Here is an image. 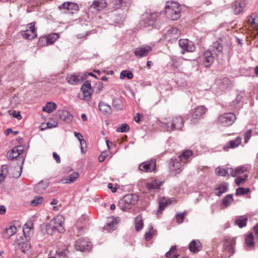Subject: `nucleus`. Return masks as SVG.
<instances>
[{"label": "nucleus", "mask_w": 258, "mask_h": 258, "mask_svg": "<svg viewBox=\"0 0 258 258\" xmlns=\"http://www.w3.org/2000/svg\"><path fill=\"white\" fill-rule=\"evenodd\" d=\"M86 77L87 75L86 74H74L68 76L66 78V80L69 84L76 85L83 82L86 79Z\"/></svg>", "instance_id": "nucleus-9"}, {"label": "nucleus", "mask_w": 258, "mask_h": 258, "mask_svg": "<svg viewBox=\"0 0 258 258\" xmlns=\"http://www.w3.org/2000/svg\"><path fill=\"white\" fill-rule=\"evenodd\" d=\"M138 200V197L136 195L127 194L119 201V208L121 210L126 212L137 203Z\"/></svg>", "instance_id": "nucleus-3"}, {"label": "nucleus", "mask_w": 258, "mask_h": 258, "mask_svg": "<svg viewBox=\"0 0 258 258\" xmlns=\"http://www.w3.org/2000/svg\"><path fill=\"white\" fill-rule=\"evenodd\" d=\"M189 250L193 253L200 251L202 248V245L198 240H192L188 245Z\"/></svg>", "instance_id": "nucleus-19"}, {"label": "nucleus", "mask_w": 258, "mask_h": 258, "mask_svg": "<svg viewBox=\"0 0 258 258\" xmlns=\"http://www.w3.org/2000/svg\"><path fill=\"white\" fill-rule=\"evenodd\" d=\"M207 109L204 106H198L194 109V112L189 115L188 119L191 123H196L206 113Z\"/></svg>", "instance_id": "nucleus-6"}, {"label": "nucleus", "mask_w": 258, "mask_h": 258, "mask_svg": "<svg viewBox=\"0 0 258 258\" xmlns=\"http://www.w3.org/2000/svg\"><path fill=\"white\" fill-rule=\"evenodd\" d=\"M43 198L40 196H36L31 202V205L32 206H37L42 203Z\"/></svg>", "instance_id": "nucleus-48"}, {"label": "nucleus", "mask_w": 258, "mask_h": 258, "mask_svg": "<svg viewBox=\"0 0 258 258\" xmlns=\"http://www.w3.org/2000/svg\"><path fill=\"white\" fill-rule=\"evenodd\" d=\"M247 171V168L244 166L237 167L235 169H233V174H231L232 176L235 177L237 176H239L242 173L246 172Z\"/></svg>", "instance_id": "nucleus-43"}, {"label": "nucleus", "mask_w": 258, "mask_h": 258, "mask_svg": "<svg viewBox=\"0 0 258 258\" xmlns=\"http://www.w3.org/2000/svg\"><path fill=\"white\" fill-rule=\"evenodd\" d=\"M47 186L48 185L47 184H44L42 182H40L36 185L35 189L37 191L41 192V191L39 190L40 188H42L43 190H44Z\"/></svg>", "instance_id": "nucleus-59"}, {"label": "nucleus", "mask_w": 258, "mask_h": 258, "mask_svg": "<svg viewBox=\"0 0 258 258\" xmlns=\"http://www.w3.org/2000/svg\"><path fill=\"white\" fill-rule=\"evenodd\" d=\"M99 109L100 111L105 115H108L111 112L110 106L102 101H101L99 104Z\"/></svg>", "instance_id": "nucleus-27"}, {"label": "nucleus", "mask_w": 258, "mask_h": 258, "mask_svg": "<svg viewBox=\"0 0 258 258\" xmlns=\"http://www.w3.org/2000/svg\"><path fill=\"white\" fill-rule=\"evenodd\" d=\"M157 17V15L156 13L146 15L144 17L143 20L140 23L141 26L144 28H146L153 26L156 21Z\"/></svg>", "instance_id": "nucleus-12"}, {"label": "nucleus", "mask_w": 258, "mask_h": 258, "mask_svg": "<svg viewBox=\"0 0 258 258\" xmlns=\"http://www.w3.org/2000/svg\"><path fill=\"white\" fill-rule=\"evenodd\" d=\"M19 156V153H17V152L16 151H14V148H13L7 154V157L9 160H13L15 158H17Z\"/></svg>", "instance_id": "nucleus-51"}, {"label": "nucleus", "mask_w": 258, "mask_h": 258, "mask_svg": "<svg viewBox=\"0 0 258 258\" xmlns=\"http://www.w3.org/2000/svg\"><path fill=\"white\" fill-rule=\"evenodd\" d=\"M33 229V224L32 221H28L24 225L23 228V232L25 236H28L29 232Z\"/></svg>", "instance_id": "nucleus-37"}, {"label": "nucleus", "mask_w": 258, "mask_h": 258, "mask_svg": "<svg viewBox=\"0 0 258 258\" xmlns=\"http://www.w3.org/2000/svg\"><path fill=\"white\" fill-rule=\"evenodd\" d=\"M179 45L183 49L181 51L182 54L184 53V51L193 52L195 49V46L193 42L188 39H180Z\"/></svg>", "instance_id": "nucleus-14"}, {"label": "nucleus", "mask_w": 258, "mask_h": 258, "mask_svg": "<svg viewBox=\"0 0 258 258\" xmlns=\"http://www.w3.org/2000/svg\"><path fill=\"white\" fill-rule=\"evenodd\" d=\"M180 31L176 27H169L165 33V38L169 41L176 40L180 36Z\"/></svg>", "instance_id": "nucleus-10"}, {"label": "nucleus", "mask_w": 258, "mask_h": 258, "mask_svg": "<svg viewBox=\"0 0 258 258\" xmlns=\"http://www.w3.org/2000/svg\"><path fill=\"white\" fill-rule=\"evenodd\" d=\"M241 100V96H237L235 99L231 103V106H235L238 104Z\"/></svg>", "instance_id": "nucleus-64"}, {"label": "nucleus", "mask_w": 258, "mask_h": 258, "mask_svg": "<svg viewBox=\"0 0 258 258\" xmlns=\"http://www.w3.org/2000/svg\"><path fill=\"white\" fill-rule=\"evenodd\" d=\"M21 33L23 38L29 40L33 39L37 37V33H33V31L30 32L26 30L21 31Z\"/></svg>", "instance_id": "nucleus-36"}, {"label": "nucleus", "mask_w": 258, "mask_h": 258, "mask_svg": "<svg viewBox=\"0 0 258 258\" xmlns=\"http://www.w3.org/2000/svg\"><path fill=\"white\" fill-rule=\"evenodd\" d=\"M237 176V177L235 179V182L238 186L243 184L246 181L248 177L246 174H244L243 176Z\"/></svg>", "instance_id": "nucleus-52"}, {"label": "nucleus", "mask_w": 258, "mask_h": 258, "mask_svg": "<svg viewBox=\"0 0 258 258\" xmlns=\"http://www.w3.org/2000/svg\"><path fill=\"white\" fill-rule=\"evenodd\" d=\"M112 105L116 107L117 109L120 108V101L119 99H113L112 102Z\"/></svg>", "instance_id": "nucleus-63"}, {"label": "nucleus", "mask_w": 258, "mask_h": 258, "mask_svg": "<svg viewBox=\"0 0 258 258\" xmlns=\"http://www.w3.org/2000/svg\"><path fill=\"white\" fill-rule=\"evenodd\" d=\"M56 104L52 102H48L43 107L42 110L47 113H51L56 108Z\"/></svg>", "instance_id": "nucleus-35"}, {"label": "nucleus", "mask_w": 258, "mask_h": 258, "mask_svg": "<svg viewBox=\"0 0 258 258\" xmlns=\"http://www.w3.org/2000/svg\"><path fill=\"white\" fill-rule=\"evenodd\" d=\"M193 155L192 151L190 150H187L183 151L180 155H178L179 158L180 159V161L183 162V163H186L188 159Z\"/></svg>", "instance_id": "nucleus-30"}, {"label": "nucleus", "mask_w": 258, "mask_h": 258, "mask_svg": "<svg viewBox=\"0 0 258 258\" xmlns=\"http://www.w3.org/2000/svg\"><path fill=\"white\" fill-rule=\"evenodd\" d=\"M156 166V161L151 160L140 164L139 166V169L142 171L151 172L155 170Z\"/></svg>", "instance_id": "nucleus-13"}, {"label": "nucleus", "mask_w": 258, "mask_h": 258, "mask_svg": "<svg viewBox=\"0 0 258 258\" xmlns=\"http://www.w3.org/2000/svg\"><path fill=\"white\" fill-rule=\"evenodd\" d=\"M64 221V219L62 216L58 215L54 217L51 222L57 227L59 233H63L64 231L63 227Z\"/></svg>", "instance_id": "nucleus-17"}, {"label": "nucleus", "mask_w": 258, "mask_h": 258, "mask_svg": "<svg viewBox=\"0 0 258 258\" xmlns=\"http://www.w3.org/2000/svg\"><path fill=\"white\" fill-rule=\"evenodd\" d=\"M248 22L250 27L253 28H256L258 27V14L253 13L248 19Z\"/></svg>", "instance_id": "nucleus-32"}, {"label": "nucleus", "mask_w": 258, "mask_h": 258, "mask_svg": "<svg viewBox=\"0 0 258 258\" xmlns=\"http://www.w3.org/2000/svg\"><path fill=\"white\" fill-rule=\"evenodd\" d=\"M129 130V125L126 123H123L121 125V126L117 128L116 131L119 133H126Z\"/></svg>", "instance_id": "nucleus-53"}, {"label": "nucleus", "mask_w": 258, "mask_h": 258, "mask_svg": "<svg viewBox=\"0 0 258 258\" xmlns=\"http://www.w3.org/2000/svg\"><path fill=\"white\" fill-rule=\"evenodd\" d=\"M211 49L214 53L218 54L222 52L223 50V45L220 41H216L213 43Z\"/></svg>", "instance_id": "nucleus-34"}, {"label": "nucleus", "mask_w": 258, "mask_h": 258, "mask_svg": "<svg viewBox=\"0 0 258 258\" xmlns=\"http://www.w3.org/2000/svg\"><path fill=\"white\" fill-rule=\"evenodd\" d=\"M107 221L106 225L104 227V229L107 230L108 232H111L116 228L117 225L119 221V218L118 217H109Z\"/></svg>", "instance_id": "nucleus-16"}, {"label": "nucleus", "mask_w": 258, "mask_h": 258, "mask_svg": "<svg viewBox=\"0 0 258 258\" xmlns=\"http://www.w3.org/2000/svg\"><path fill=\"white\" fill-rule=\"evenodd\" d=\"M252 130H248L244 135V142L247 143L251 137Z\"/></svg>", "instance_id": "nucleus-56"}, {"label": "nucleus", "mask_w": 258, "mask_h": 258, "mask_svg": "<svg viewBox=\"0 0 258 258\" xmlns=\"http://www.w3.org/2000/svg\"><path fill=\"white\" fill-rule=\"evenodd\" d=\"M241 142V139L237 137L235 140L230 141L226 146L223 147L224 150L229 148H234L238 147Z\"/></svg>", "instance_id": "nucleus-29"}, {"label": "nucleus", "mask_w": 258, "mask_h": 258, "mask_svg": "<svg viewBox=\"0 0 258 258\" xmlns=\"http://www.w3.org/2000/svg\"><path fill=\"white\" fill-rule=\"evenodd\" d=\"M235 120L236 116L234 113H225L218 116L217 122L223 126H228L231 125Z\"/></svg>", "instance_id": "nucleus-5"}, {"label": "nucleus", "mask_w": 258, "mask_h": 258, "mask_svg": "<svg viewBox=\"0 0 258 258\" xmlns=\"http://www.w3.org/2000/svg\"><path fill=\"white\" fill-rule=\"evenodd\" d=\"M233 201V195L228 194L226 195L222 200V204L225 207H228Z\"/></svg>", "instance_id": "nucleus-45"}, {"label": "nucleus", "mask_w": 258, "mask_h": 258, "mask_svg": "<svg viewBox=\"0 0 258 258\" xmlns=\"http://www.w3.org/2000/svg\"><path fill=\"white\" fill-rule=\"evenodd\" d=\"M79 177V174L78 172H73L70 174L67 178L61 179L59 182L64 184H69L75 182Z\"/></svg>", "instance_id": "nucleus-23"}, {"label": "nucleus", "mask_w": 258, "mask_h": 258, "mask_svg": "<svg viewBox=\"0 0 258 258\" xmlns=\"http://www.w3.org/2000/svg\"><path fill=\"white\" fill-rule=\"evenodd\" d=\"M81 89L83 94V99L86 101L90 100L92 93V89L90 83L89 81H86L82 86Z\"/></svg>", "instance_id": "nucleus-15"}, {"label": "nucleus", "mask_w": 258, "mask_h": 258, "mask_svg": "<svg viewBox=\"0 0 258 258\" xmlns=\"http://www.w3.org/2000/svg\"><path fill=\"white\" fill-rule=\"evenodd\" d=\"M250 192V189L249 188H244V187H238L236 190V195L237 196H242Z\"/></svg>", "instance_id": "nucleus-47"}, {"label": "nucleus", "mask_w": 258, "mask_h": 258, "mask_svg": "<svg viewBox=\"0 0 258 258\" xmlns=\"http://www.w3.org/2000/svg\"><path fill=\"white\" fill-rule=\"evenodd\" d=\"M59 38V35L57 33H52L48 35L46 38V43L47 44H53L56 39Z\"/></svg>", "instance_id": "nucleus-44"}, {"label": "nucleus", "mask_w": 258, "mask_h": 258, "mask_svg": "<svg viewBox=\"0 0 258 258\" xmlns=\"http://www.w3.org/2000/svg\"><path fill=\"white\" fill-rule=\"evenodd\" d=\"M247 218L244 216H239L236 218L235 223L239 227L242 228L246 225Z\"/></svg>", "instance_id": "nucleus-38"}, {"label": "nucleus", "mask_w": 258, "mask_h": 258, "mask_svg": "<svg viewBox=\"0 0 258 258\" xmlns=\"http://www.w3.org/2000/svg\"><path fill=\"white\" fill-rule=\"evenodd\" d=\"M254 237L252 233L247 235L245 238V242L247 246L249 248L252 247L254 246Z\"/></svg>", "instance_id": "nucleus-39"}, {"label": "nucleus", "mask_w": 258, "mask_h": 258, "mask_svg": "<svg viewBox=\"0 0 258 258\" xmlns=\"http://www.w3.org/2000/svg\"><path fill=\"white\" fill-rule=\"evenodd\" d=\"M11 115L13 117L16 118L19 120H20L22 119V116L20 114V112L19 111H17L16 110H13L12 113H11Z\"/></svg>", "instance_id": "nucleus-61"}, {"label": "nucleus", "mask_w": 258, "mask_h": 258, "mask_svg": "<svg viewBox=\"0 0 258 258\" xmlns=\"http://www.w3.org/2000/svg\"><path fill=\"white\" fill-rule=\"evenodd\" d=\"M60 118L67 123H70L73 121V117L67 110H62L58 112Z\"/></svg>", "instance_id": "nucleus-25"}, {"label": "nucleus", "mask_w": 258, "mask_h": 258, "mask_svg": "<svg viewBox=\"0 0 258 258\" xmlns=\"http://www.w3.org/2000/svg\"><path fill=\"white\" fill-rule=\"evenodd\" d=\"M46 230L47 233L50 234H52V232H55L56 231L58 232V229L57 228V227L55 226L51 222L48 225L46 226Z\"/></svg>", "instance_id": "nucleus-49"}, {"label": "nucleus", "mask_w": 258, "mask_h": 258, "mask_svg": "<svg viewBox=\"0 0 258 258\" xmlns=\"http://www.w3.org/2000/svg\"><path fill=\"white\" fill-rule=\"evenodd\" d=\"M8 173V168L7 165H3L1 167V176H2V178H5L6 176L7 175Z\"/></svg>", "instance_id": "nucleus-54"}, {"label": "nucleus", "mask_w": 258, "mask_h": 258, "mask_svg": "<svg viewBox=\"0 0 258 258\" xmlns=\"http://www.w3.org/2000/svg\"><path fill=\"white\" fill-rule=\"evenodd\" d=\"M185 213V212H184L183 213L176 214V220L179 224H180L183 222Z\"/></svg>", "instance_id": "nucleus-55"}, {"label": "nucleus", "mask_w": 258, "mask_h": 258, "mask_svg": "<svg viewBox=\"0 0 258 258\" xmlns=\"http://www.w3.org/2000/svg\"><path fill=\"white\" fill-rule=\"evenodd\" d=\"M56 253L60 256L66 257L67 256L69 251L68 250L64 249L62 250L57 251Z\"/></svg>", "instance_id": "nucleus-60"}, {"label": "nucleus", "mask_w": 258, "mask_h": 258, "mask_svg": "<svg viewBox=\"0 0 258 258\" xmlns=\"http://www.w3.org/2000/svg\"><path fill=\"white\" fill-rule=\"evenodd\" d=\"M92 247L90 241L87 238H81L76 241L75 248L76 250L84 251L89 250Z\"/></svg>", "instance_id": "nucleus-8"}, {"label": "nucleus", "mask_w": 258, "mask_h": 258, "mask_svg": "<svg viewBox=\"0 0 258 258\" xmlns=\"http://www.w3.org/2000/svg\"><path fill=\"white\" fill-rule=\"evenodd\" d=\"M233 168H227L226 169L222 167H218L216 169V173L220 176H231L233 174Z\"/></svg>", "instance_id": "nucleus-24"}, {"label": "nucleus", "mask_w": 258, "mask_h": 258, "mask_svg": "<svg viewBox=\"0 0 258 258\" xmlns=\"http://www.w3.org/2000/svg\"><path fill=\"white\" fill-rule=\"evenodd\" d=\"M232 9L235 15L240 14L243 10V4L238 2H236L233 5Z\"/></svg>", "instance_id": "nucleus-42"}, {"label": "nucleus", "mask_w": 258, "mask_h": 258, "mask_svg": "<svg viewBox=\"0 0 258 258\" xmlns=\"http://www.w3.org/2000/svg\"><path fill=\"white\" fill-rule=\"evenodd\" d=\"M107 3L105 0H94L91 5V8L97 11H101L106 8Z\"/></svg>", "instance_id": "nucleus-21"}, {"label": "nucleus", "mask_w": 258, "mask_h": 258, "mask_svg": "<svg viewBox=\"0 0 258 258\" xmlns=\"http://www.w3.org/2000/svg\"><path fill=\"white\" fill-rule=\"evenodd\" d=\"M152 50L151 46L145 45H141L134 50V55L138 58H142L147 56Z\"/></svg>", "instance_id": "nucleus-11"}, {"label": "nucleus", "mask_w": 258, "mask_h": 258, "mask_svg": "<svg viewBox=\"0 0 258 258\" xmlns=\"http://www.w3.org/2000/svg\"><path fill=\"white\" fill-rule=\"evenodd\" d=\"M17 228L15 226L11 225L6 228L4 232V236L7 238H10L16 233Z\"/></svg>", "instance_id": "nucleus-33"}, {"label": "nucleus", "mask_w": 258, "mask_h": 258, "mask_svg": "<svg viewBox=\"0 0 258 258\" xmlns=\"http://www.w3.org/2000/svg\"><path fill=\"white\" fill-rule=\"evenodd\" d=\"M133 74L131 72H128L127 71H122L120 74V79H124L125 77H126L128 79H132L133 78Z\"/></svg>", "instance_id": "nucleus-46"}, {"label": "nucleus", "mask_w": 258, "mask_h": 258, "mask_svg": "<svg viewBox=\"0 0 258 258\" xmlns=\"http://www.w3.org/2000/svg\"><path fill=\"white\" fill-rule=\"evenodd\" d=\"M181 8L175 2H167L165 7L166 17L171 20H177L180 17Z\"/></svg>", "instance_id": "nucleus-2"}, {"label": "nucleus", "mask_w": 258, "mask_h": 258, "mask_svg": "<svg viewBox=\"0 0 258 258\" xmlns=\"http://www.w3.org/2000/svg\"><path fill=\"white\" fill-rule=\"evenodd\" d=\"M148 231L146 232L144 235L145 240L149 241L152 238L157 235V231L154 229L152 225H150L148 227Z\"/></svg>", "instance_id": "nucleus-28"}, {"label": "nucleus", "mask_w": 258, "mask_h": 258, "mask_svg": "<svg viewBox=\"0 0 258 258\" xmlns=\"http://www.w3.org/2000/svg\"><path fill=\"white\" fill-rule=\"evenodd\" d=\"M143 227V221L141 215H139L135 218V228L137 231H140Z\"/></svg>", "instance_id": "nucleus-40"}, {"label": "nucleus", "mask_w": 258, "mask_h": 258, "mask_svg": "<svg viewBox=\"0 0 258 258\" xmlns=\"http://www.w3.org/2000/svg\"><path fill=\"white\" fill-rule=\"evenodd\" d=\"M184 163L180 161L179 157H172L169 161L168 168L169 170L174 174H179L184 169Z\"/></svg>", "instance_id": "nucleus-4"}, {"label": "nucleus", "mask_w": 258, "mask_h": 258, "mask_svg": "<svg viewBox=\"0 0 258 258\" xmlns=\"http://www.w3.org/2000/svg\"><path fill=\"white\" fill-rule=\"evenodd\" d=\"M184 121L180 116L173 117L167 122L161 123V127L164 131L181 130L183 127Z\"/></svg>", "instance_id": "nucleus-1"}, {"label": "nucleus", "mask_w": 258, "mask_h": 258, "mask_svg": "<svg viewBox=\"0 0 258 258\" xmlns=\"http://www.w3.org/2000/svg\"><path fill=\"white\" fill-rule=\"evenodd\" d=\"M204 64L206 68L209 67L214 60V57L210 51H205L203 55Z\"/></svg>", "instance_id": "nucleus-22"}, {"label": "nucleus", "mask_w": 258, "mask_h": 258, "mask_svg": "<svg viewBox=\"0 0 258 258\" xmlns=\"http://www.w3.org/2000/svg\"><path fill=\"white\" fill-rule=\"evenodd\" d=\"M35 22H32L27 25V30L30 31L31 32V31H33V33H36V30L35 27Z\"/></svg>", "instance_id": "nucleus-57"}, {"label": "nucleus", "mask_w": 258, "mask_h": 258, "mask_svg": "<svg viewBox=\"0 0 258 258\" xmlns=\"http://www.w3.org/2000/svg\"><path fill=\"white\" fill-rule=\"evenodd\" d=\"M176 249V246L173 245L172 246L170 249V250L167 251L165 254L167 258H177L178 255L173 254L172 255V253Z\"/></svg>", "instance_id": "nucleus-50"}, {"label": "nucleus", "mask_w": 258, "mask_h": 258, "mask_svg": "<svg viewBox=\"0 0 258 258\" xmlns=\"http://www.w3.org/2000/svg\"><path fill=\"white\" fill-rule=\"evenodd\" d=\"M171 200L170 199L165 200L164 198L160 199L159 201L158 212L162 211L168 205L170 204Z\"/></svg>", "instance_id": "nucleus-41"}, {"label": "nucleus", "mask_w": 258, "mask_h": 258, "mask_svg": "<svg viewBox=\"0 0 258 258\" xmlns=\"http://www.w3.org/2000/svg\"><path fill=\"white\" fill-rule=\"evenodd\" d=\"M161 185L162 182L158 180H154L151 182L147 183L146 184V187L150 192H152V191L155 189L159 188Z\"/></svg>", "instance_id": "nucleus-26"}, {"label": "nucleus", "mask_w": 258, "mask_h": 258, "mask_svg": "<svg viewBox=\"0 0 258 258\" xmlns=\"http://www.w3.org/2000/svg\"><path fill=\"white\" fill-rule=\"evenodd\" d=\"M218 192L216 194L217 196H221L223 193L227 192L228 190V184L224 182L220 184L218 187L215 188Z\"/></svg>", "instance_id": "nucleus-31"}, {"label": "nucleus", "mask_w": 258, "mask_h": 258, "mask_svg": "<svg viewBox=\"0 0 258 258\" xmlns=\"http://www.w3.org/2000/svg\"><path fill=\"white\" fill-rule=\"evenodd\" d=\"M59 9H66L67 10L78 11L79 6L77 4L72 2H64L58 7Z\"/></svg>", "instance_id": "nucleus-20"}, {"label": "nucleus", "mask_w": 258, "mask_h": 258, "mask_svg": "<svg viewBox=\"0 0 258 258\" xmlns=\"http://www.w3.org/2000/svg\"><path fill=\"white\" fill-rule=\"evenodd\" d=\"M182 57H177L175 56L170 57V60L167 63V67L168 69L173 72H176L179 70V69L182 63Z\"/></svg>", "instance_id": "nucleus-7"}, {"label": "nucleus", "mask_w": 258, "mask_h": 258, "mask_svg": "<svg viewBox=\"0 0 258 258\" xmlns=\"http://www.w3.org/2000/svg\"><path fill=\"white\" fill-rule=\"evenodd\" d=\"M235 244V239L226 237L224 240V246L226 250L232 253H234V245Z\"/></svg>", "instance_id": "nucleus-18"}, {"label": "nucleus", "mask_w": 258, "mask_h": 258, "mask_svg": "<svg viewBox=\"0 0 258 258\" xmlns=\"http://www.w3.org/2000/svg\"><path fill=\"white\" fill-rule=\"evenodd\" d=\"M107 155L106 152H103L101 153V154L99 155L98 160L100 162H103L105 158H106Z\"/></svg>", "instance_id": "nucleus-62"}, {"label": "nucleus", "mask_w": 258, "mask_h": 258, "mask_svg": "<svg viewBox=\"0 0 258 258\" xmlns=\"http://www.w3.org/2000/svg\"><path fill=\"white\" fill-rule=\"evenodd\" d=\"M80 146H81V150L82 153H85L86 151L87 144L85 140L84 139L83 140H81L80 142Z\"/></svg>", "instance_id": "nucleus-58"}]
</instances>
